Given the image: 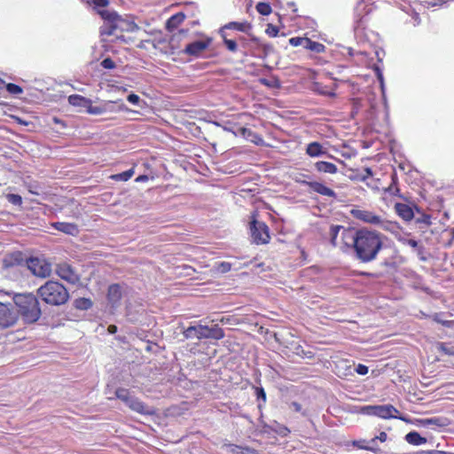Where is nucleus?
<instances>
[{
    "instance_id": "f257e3e1",
    "label": "nucleus",
    "mask_w": 454,
    "mask_h": 454,
    "mask_svg": "<svg viewBox=\"0 0 454 454\" xmlns=\"http://www.w3.org/2000/svg\"><path fill=\"white\" fill-rule=\"evenodd\" d=\"M386 239L387 237L381 232L366 227L343 230V244L352 248L355 258L364 263L377 259Z\"/></svg>"
},
{
    "instance_id": "f03ea898",
    "label": "nucleus",
    "mask_w": 454,
    "mask_h": 454,
    "mask_svg": "<svg viewBox=\"0 0 454 454\" xmlns=\"http://www.w3.org/2000/svg\"><path fill=\"white\" fill-rule=\"evenodd\" d=\"M7 295L12 296L19 313L26 324H33L38 321L42 315L40 303L37 297L32 293L8 292Z\"/></svg>"
},
{
    "instance_id": "7ed1b4c3",
    "label": "nucleus",
    "mask_w": 454,
    "mask_h": 454,
    "mask_svg": "<svg viewBox=\"0 0 454 454\" xmlns=\"http://www.w3.org/2000/svg\"><path fill=\"white\" fill-rule=\"evenodd\" d=\"M37 295L47 304L59 306L69 299L67 288L58 281L49 280L37 289Z\"/></svg>"
},
{
    "instance_id": "20e7f679",
    "label": "nucleus",
    "mask_w": 454,
    "mask_h": 454,
    "mask_svg": "<svg viewBox=\"0 0 454 454\" xmlns=\"http://www.w3.org/2000/svg\"><path fill=\"white\" fill-rule=\"evenodd\" d=\"M185 339H213L221 340L224 337V333L217 325L211 327L200 324L191 325L183 331Z\"/></svg>"
},
{
    "instance_id": "39448f33",
    "label": "nucleus",
    "mask_w": 454,
    "mask_h": 454,
    "mask_svg": "<svg viewBox=\"0 0 454 454\" xmlns=\"http://www.w3.org/2000/svg\"><path fill=\"white\" fill-rule=\"evenodd\" d=\"M361 411L366 415H373L381 419H399L405 420L403 417H398V410L391 404L385 405H366L361 408Z\"/></svg>"
},
{
    "instance_id": "423d86ee",
    "label": "nucleus",
    "mask_w": 454,
    "mask_h": 454,
    "mask_svg": "<svg viewBox=\"0 0 454 454\" xmlns=\"http://www.w3.org/2000/svg\"><path fill=\"white\" fill-rule=\"evenodd\" d=\"M100 15L105 20L115 21V27L120 31L135 32L138 30V26L131 20L121 18L117 12L113 11H102Z\"/></svg>"
},
{
    "instance_id": "0eeeda50",
    "label": "nucleus",
    "mask_w": 454,
    "mask_h": 454,
    "mask_svg": "<svg viewBox=\"0 0 454 454\" xmlns=\"http://www.w3.org/2000/svg\"><path fill=\"white\" fill-rule=\"evenodd\" d=\"M250 233L253 242L257 245L267 244L270 241L269 228L263 222L253 219L250 223Z\"/></svg>"
},
{
    "instance_id": "6e6552de",
    "label": "nucleus",
    "mask_w": 454,
    "mask_h": 454,
    "mask_svg": "<svg viewBox=\"0 0 454 454\" xmlns=\"http://www.w3.org/2000/svg\"><path fill=\"white\" fill-rule=\"evenodd\" d=\"M19 313L10 302L0 301V327L9 328L16 325Z\"/></svg>"
},
{
    "instance_id": "1a4fd4ad",
    "label": "nucleus",
    "mask_w": 454,
    "mask_h": 454,
    "mask_svg": "<svg viewBox=\"0 0 454 454\" xmlns=\"http://www.w3.org/2000/svg\"><path fill=\"white\" fill-rule=\"evenodd\" d=\"M28 270L40 278L49 277L51 273V265L43 258L30 257L27 260Z\"/></svg>"
},
{
    "instance_id": "9d476101",
    "label": "nucleus",
    "mask_w": 454,
    "mask_h": 454,
    "mask_svg": "<svg viewBox=\"0 0 454 454\" xmlns=\"http://www.w3.org/2000/svg\"><path fill=\"white\" fill-rule=\"evenodd\" d=\"M352 215L355 218L361 220L367 223L372 224H380L383 228L385 227V223L381 220L380 216L374 215L373 213L367 210H360V209H353Z\"/></svg>"
},
{
    "instance_id": "9b49d317",
    "label": "nucleus",
    "mask_w": 454,
    "mask_h": 454,
    "mask_svg": "<svg viewBox=\"0 0 454 454\" xmlns=\"http://www.w3.org/2000/svg\"><path fill=\"white\" fill-rule=\"evenodd\" d=\"M126 405L132 410L133 411H136L139 414L143 415H153L155 413V410L153 407H150L144 403L142 401H140L136 396L132 395L131 398L129 400V402L126 403Z\"/></svg>"
},
{
    "instance_id": "f8f14e48",
    "label": "nucleus",
    "mask_w": 454,
    "mask_h": 454,
    "mask_svg": "<svg viewBox=\"0 0 454 454\" xmlns=\"http://www.w3.org/2000/svg\"><path fill=\"white\" fill-rule=\"evenodd\" d=\"M122 297V286L119 284H113L108 287L107 301L112 309H117L121 304Z\"/></svg>"
},
{
    "instance_id": "ddd939ff",
    "label": "nucleus",
    "mask_w": 454,
    "mask_h": 454,
    "mask_svg": "<svg viewBox=\"0 0 454 454\" xmlns=\"http://www.w3.org/2000/svg\"><path fill=\"white\" fill-rule=\"evenodd\" d=\"M58 275L69 283L74 284L79 280L78 275L72 267L67 263L59 264L57 268Z\"/></svg>"
},
{
    "instance_id": "4468645a",
    "label": "nucleus",
    "mask_w": 454,
    "mask_h": 454,
    "mask_svg": "<svg viewBox=\"0 0 454 454\" xmlns=\"http://www.w3.org/2000/svg\"><path fill=\"white\" fill-rule=\"evenodd\" d=\"M420 427H444L450 425V420L444 417H433L418 420Z\"/></svg>"
},
{
    "instance_id": "2eb2a0df",
    "label": "nucleus",
    "mask_w": 454,
    "mask_h": 454,
    "mask_svg": "<svg viewBox=\"0 0 454 454\" xmlns=\"http://www.w3.org/2000/svg\"><path fill=\"white\" fill-rule=\"evenodd\" d=\"M303 184L311 188L314 192L331 198H335L336 193L333 190L326 187L325 184L318 182H307L304 181Z\"/></svg>"
},
{
    "instance_id": "dca6fc26",
    "label": "nucleus",
    "mask_w": 454,
    "mask_h": 454,
    "mask_svg": "<svg viewBox=\"0 0 454 454\" xmlns=\"http://www.w3.org/2000/svg\"><path fill=\"white\" fill-rule=\"evenodd\" d=\"M208 42L195 41L186 45L184 52L189 55L198 56L208 47Z\"/></svg>"
},
{
    "instance_id": "f3484780",
    "label": "nucleus",
    "mask_w": 454,
    "mask_h": 454,
    "mask_svg": "<svg viewBox=\"0 0 454 454\" xmlns=\"http://www.w3.org/2000/svg\"><path fill=\"white\" fill-rule=\"evenodd\" d=\"M395 209L396 214L404 221H411L414 216L412 207L407 204L395 203Z\"/></svg>"
},
{
    "instance_id": "a211bd4d",
    "label": "nucleus",
    "mask_w": 454,
    "mask_h": 454,
    "mask_svg": "<svg viewBox=\"0 0 454 454\" xmlns=\"http://www.w3.org/2000/svg\"><path fill=\"white\" fill-rule=\"evenodd\" d=\"M52 226L55 230L72 236H75L79 232L78 227L74 223L57 222L52 223Z\"/></svg>"
},
{
    "instance_id": "6ab92c4d",
    "label": "nucleus",
    "mask_w": 454,
    "mask_h": 454,
    "mask_svg": "<svg viewBox=\"0 0 454 454\" xmlns=\"http://www.w3.org/2000/svg\"><path fill=\"white\" fill-rule=\"evenodd\" d=\"M387 434L385 432H381L379 436H376L372 438L369 442L368 445L363 446L360 445L359 442H355L354 445L357 446L360 449H364L372 451H376L378 450L377 448V440H380L381 442H384L387 440Z\"/></svg>"
},
{
    "instance_id": "aec40b11",
    "label": "nucleus",
    "mask_w": 454,
    "mask_h": 454,
    "mask_svg": "<svg viewBox=\"0 0 454 454\" xmlns=\"http://www.w3.org/2000/svg\"><path fill=\"white\" fill-rule=\"evenodd\" d=\"M306 153L310 157H319L326 154V151L322 145L317 142H311L307 145Z\"/></svg>"
},
{
    "instance_id": "412c9836",
    "label": "nucleus",
    "mask_w": 454,
    "mask_h": 454,
    "mask_svg": "<svg viewBox=\"0 0 454 454\" xmlns=\"http://www.w3.org/2000/svg\"><path fill=\"white\" fill-rule=\"evenodd\" d=\"M185 19V15L183 12H178L172 15L166 22V28L168 31L176 29Z\"/></svg>"
},
{
    "instance_id": "4be33fe9",
    "label": "nucleus",
    "mask_w": 454,
    "mask_h": 454,
    "mask_svg": "<svg viewBox=\"0 0 454 454\" xmlns=\"http://www.w3.org/2000/svg\"><path fill=\"white\" fill-rule=\"evenodd\" d=\"M68 102L74 106L82 107L85 110L90 106V99L81 95L74 94L68 97Z\"/></svg>"
},
{
    "instance_id": "5701e85b",
    "label": "nucleus",
    "mask_w": 454,
    "mask_h": 454,
    "mask_svg": "<svg viewBox=\"0 0 454 454\" xmlns=\"http://www.w3.org/2000/svg\"><path fill=\"white\" fill-rule=\"evenodd\" d=\"M405 441L411 444V445H415V446H419V445H422V444H425L427 441V438L425 437H422L418 432L416 431H411L410 433H408L405 437H404Z\"/></svg>"
},
{
    "instance_id": "b1692460",
    "label": "nucleus",
    "mask_w": 454,
    "mask_h": 454,
    "mask_svg": "<svg viewBox=\"0 0 454 454\" xmlns=\"http://www.w3.org/2000/svg\"><path fill=\"white\" fill-rule=\"evenodd\" d=\"M343 230H351V229L345 228L344 226H341V225H332L330 227V232H329L330 242L333 247L337 246L336 239H337L339 233H340L341 239L343 240Z\"/></svg>"
},
{
    "instance_id": "393cba45",
    "label": "nucleus",
    "mask_w": 454,
    "mask_h": 454,
    "mask_svg": "<svg viewBox=\"0 0 454 454\" xmlns=\"http://www.w3.org/2000/svg\"><path fill=\"white\" fill-rule=\"evenodd\" d=\"M315 168L318 172L335 174L337 172V167L331 162L327 161H317L315 163Z\"/></svg>"
},
{
    "instance_id": "a878e982",
    "label": "nucleus",
    "mask_w": 454,
    "mask_h": 454,
    "mask_svg": "<svg viewBox=\"0 0 454 454\" xmlns=\"http://www.w3.org/2000/svg\"><path fill=\"white\" fill-rule=\"evenodd\" d=\"M106 21V23L100 28L101 35H116V37L119 38V35L116 34L117 27H115V21Z\"/></svg>"
},
{
    "instance_id": "bb28decb",
    "label": "nucleus",
    "mask_w": 454,
    "mask_h": 454,
    "mask_svg": "<svg viewBox=\"0 0 454 454\" xmlns=\"http://www.w3.org/2000/svg\"><path fill=\"white\" fill-rule=\"evenodd\" d=\"M304 49L309 50L316 53H321L325 51V46L320 43L314 42L307 37Z\"/></svg>"
},
{
    "instance_id": "cd10ccee",
    "label": "nucleus",
    "mask_w": 454,
    "mask_h": 454,
    "mask_svg": "<svg viewBox=\"0 0 454 454\" xmlns=\"http://www.w3.org/2000/svg\"><path fill=\"white\" fill-rule=\"evenodd\" d=\"M107 106L108 104H106L102 106H93L92 101L90 100V106L87 107L85 112L90 114L99 115L107 111Z\"/></svg>"
},
{
    "instance_id": "c85d7f7f",
    "label": "nucleus",
    "mask_w": 454,
    "mask_h": 454,
    "mask_svg": "<svg viewBox=\"0 0 454 454\" xmlns=\"http://www.w3.org/2000/svg\"><path fill=\"white\" fill-rule=\"evenodd\" d=\"M224 28L236 29L238 31L247 32L248 29L251 28V25L247 22H230L229 24L225 25Z\"/></svg>"
},
{
    "instance_id": "c756f323",
    "label": "nucleus",
    "mask_w": 454,
    "mask_h": 454,
    "mask_svg": "<svg viewBox=\"0 0 454 454\" xmlns=\"http://www.w3.org/2000/svg\"><path fill=\"white\" fill-rule=\"evenodd\" d=\"M115 396L126 404L131 398L132 395H130L128 389L120 387L115 390Z\"/></svg>"
},
{
    "instance_id": "7c9ffc66",
    "label": "nucleus",
    "mask_w": 454,
    "mask_h": 454,
    "mask_svg": "<svg viewBox=\"0 0 454 454\" xmlns=\"http://www.w3.org/2000/svg\"><path fill=\"white\" fill-rule=\"evenodd\" d=\"M133 175H134V170H133V168H130L124 172L113 175L111 176V178L115 181H128L129 179H130L132 177Z\"/></svg>"
},
{
    "instance_id": "2f4dec72",
    "label": "nucleus",
    "mask_w": 454,
    "mask_h": 454,
    "mask_svg": "<svg viewBox=\"0 0 454 454\" xmlns=\"http://www.w3.org/2000/svg\"><path fill=\"white\" fill-rule=\"evenodd\" d=\"M75 307L79 309H89L92 307V301L87 298H80L74 301Z\"/></svg>"
},
{
    "instance_id": "473e14b6",
    "label": "nucleus",
    "mask_w": 454,
    "mask_h": 454,
    "mask_svg": "<svg viewBox=\"0 0 454 454\" xmlns=\"http://www.w3.org/2000/svg\"><path fill=\"white\" fill-rule=\"evenodd\" d=\"M255 8L260 14L264 16L269 15L272 12L270 5L264 2L258 3Z\"/></svg>"
},
{
    "instance_id": "72a5a7b5",
    "label": "nucleus",
    "mask_w": 454,
    "mask_h": 454,
    "mask_svg": "<svg viewBox=\"0 0 454 454\" xmlns=\"http://www.w3.org/2000/svg\"><path fill=\"white\" fill-rule=\"evenodd\" d=\"M4 86L6 88V90L10 94L20 95V94H21L23 92L22 88L20 86L17 85V84H14V83H5Z\"/></svg>"
},
{
    "instance_id": "f704fd0d",
    "label": "nucleus",
    "mask_w": 454,
    "mask_h": 454,
    "mask_svg": "<svg viewBox=\"0 0 454 454\" xmlns=\"http://www.w3.org/2000/svg\"><path fill=\"white\" fill-rule=\"evenodd\" d=\"M255 394L258 400H262V403L258 404V409L262 410V405L266 403V393L262 387H255Z\"/></svg>"
},
{
    "instance_id": "c9c22d12",
    "label": "nucleus",
    "mask_w": 454,
    "mask_h": 454,
    "mask_svg": "<svg viewBox=\"0 0 454 454\" xmlns=\"http://www.w3.org/2000/svg\"><path fill=\"white\" fill-rule=\"evenodd\" d=\"M306 39H307V37H299V36L292 37L289 39V43L294 47L301 46L304 48Z\"/></svg>"
},
{
    "instance_id": "e433bc0d",
    "label": "nucleus",
    "mask_w": 454,
    "mask_h": 454,
    "mask_svg": "<svg viewBox=\"0 0 454 454\" xmlns=\"http://www.w3.org/2000/svg\"><path fill=\"white\" fill-rule=\"evenodd\" d=\"M222 36L223 37V43L227 49L230 51L235 52L238 49L236 42L231 39H227L223 34L222 35Z\"/></svg>"
},
{
    "instance_id": "4c0bfd02",
    "label": "nucleus",
    "mask_w": 454,
    "mask_h": 454,
    "mask_svg": "<svg viewBox=\"0 0 454 454\" xmlns=\"http://www.w3.org/2000/svg\"><path fill=\"white\" fill-rule=\"evenodd\" d=\"M7 200L15 206H20L22 203V198L20 195L14 193L8 194Z\"/></svg>"
},
{
    "instance_id": "58836bf2",
    "label": "nucleus",
    "mask_w": 454,
    "mask_h": 454,
    "mask_svg": "<svg viewBox=\"0 0 454 454\" xmlns=\"http://www.w3.org/2000/svg\"><path fill=\"white\" fill-rule=\"evenodd\" d=\"M402 242L404 245H408V246L411 247L412 248H418L419 254L421 253V247H419V243L417 240L412 239H402Z\"/></svg>"
},
{
    "instance_id": "ea45409f",
    "label": "nucleus",
    "mask_w": 454,
    "mask_h": 454,
    "mask_svg": "<svg viewBox=\"0 0 454 454\" xmlns=\"http://www.w3.org/2000/svg\"><path fill=\"white\" fill-rule=\"evenodd\" d=\"M101 66L106 69H114L115 67V63L110 58H106L101 61Z\"/></svg>"
},
{
    "instance_id": "a19ab883",
    "label": "nucleus",
    "mask_w": 454,
    "mask_h": 454,
    "mask_svg": "<svg viewBox=\"0 0 454 454\" xmlns=\"http://www.w3.org/2000/svg\"><path fill=\"white\" fill-rule=\"evenodd\" d=\"M266 33L270 36L275 37L278 34V27H276L272 24H268L267 28H266Z\"/></svg>"
},
{
    "instance_id": "79ce46f5",
    "label": "nucleus",
    "mask_w": 454,
    "mask_h": 454,
    "mask_svg": "<svg viewBox=\"0 0 454 454\" xmlns=\"http://www.w3.org/2000/svg\"><path fill=\"white\" fill-rule=\"evenodd\" d=\"M231 263L226 262H221V263L218 265V267H217L218 270H219L221 273H226V272L230 271V270H231Z\"/></svg>"
},
{
    "instance_id": "37998d69",
    "label": "nucleus",
    "mask_w": 454,
    "mask_h": 454,
    "mask_svg": "<svg viewBox=\"0 0 454 454\" xmlns=\"http://www.w3.org/2000/svg\"><path fill=\"white\" fill-rule=\"evenodd\" d=\"M127 100L133 105H138L140 102V98L137 94L131 93L127 97Z\"/></svg>"
},
{
    "instance_id": "c03bdc74",
    "label": "nucleus",
    "mask_w": 454,
    "mask_h": 454,
    "mask_svg": "<svg viewBox=\"0 0 454 454\" xmlns=\"http://www.w3.org/2000/svg\"><path fill=\"white\" fill-rule=\"evenodd\" d=\"M439 349L446 355H450V356L454 355L453 348H448L444 343H440Z\"/></svg>"
},
{
    "instance_id": "a18cd8bd",
    "label": "nucleus",
    "mask_w": 454,
    "mask_h": 454,
    "mask_svg": "<svg viewBox=\"0 0 454 454\" xmlns=\"http://www.w3.org/2000/svg\"><path fill=\"white\" fill-rule=\"evenodd\" d=\"M356 372L360 375H365L368 373V367L364 364H359L356 368Z\"/></svg>"
},
{
    "instance_id": "49530a36",
    "label": "nucleus",
    "mask_w": 454,
    "mask_h": 454,
    "mask_svg": "<svg viewBox=\"0 0 454 454\" xmlns=\"http://www.w3.org/2000/svg\"><path fill=\"white\" fill-rule=\"evenodd\" d=\"M126 316L129 317V321L136 322L138 320V317L131 312L129 305L126 307Z\"/></svg>"
},
{
    "instance_id": "de8ad7c7",
    "label": "nucleus",
    "mask_w": 454,
    "mask_h": 454,
    "mask_svg": "<svg viewBox=\"0 0 454 454\" xmlns=\"http://www.w3.org/2000/svg\"><path fill=\"white\" fill-rule=\"evenodd\" d=\"M92 4L97 7H106L108 5V0H91Z\"/></svg>"
},
{
    "instance_id": "09e8293b",
    "label": "nucleus",
    "mask_w": 454,
    "mask_h": 454,
    "mask_svg": "<svg viewBox=\"0 0 454 454\" xmlns=\"http://www.w3.org/2000/svg\"><path fill=\"white\" fill-rule=\"evenodd\" d=\"M291 408L294 409L296 412H300L301 411V405L296 402H293L291 403Z\"/></svg>"
},
{
    "instance_id": "8fccbe9b",
    "label": "nucleus",
    "mask_w": 454,
    "mask_h": 454,
    "mask_svg": "<svg viewBox=\"0 0 454 454\" xmlns=\"http://www.w3.org/2000/svg\"><path fill=\"white\" fill-rule=\"evenodd\" d=\"M418 222H421L426 225H429L431 223L430 217L428 215H424L422 219H418Z\"/></svg>"
},
{
    "instance_id": "3c124183",
    "label": "nucleus",
    "mask_w": 454,
    "mask_h": 454,
    "mask_svg": "<svg viewBox=\"0 0 454 454\" xmlns=\"http://www.w3.org/2000/svg\"><path fill=\"white\" fill-rule=\"evenodd\" d=\"M421 454H447V453L445 451L433 450H428V451H423V452H421Z\"/></svg>"
},
{
    "instance_id": "603ef678",
    "label": "nucleus",
    "mask_w": 454,
    "mask_h": 454,
    "mask_svg": "<svg viewBox=\"0 0 454 454\" xmlns=\"http://www.w3.org/2000/svg\"><path fill=\"white\" fill-rule=\"evenodd\" d=\"M240 134L243 136H246L247 134L250 135L252 133L251 129L247 128H240L239 129Z\"/></svg>"
},
{
    "instance_id": "864d4df0",
    "label": "nucleus",
    "mask_w": 454,
    "mask_h": 454,
    "mask_svg": "<svg viewBox=\"0 0 454 454\" xmlns=\"http://www.w3.org/2000/svg\"><path fill=\"white\" fill-rule=\"evenodd\" d=\"M148 180V176L145 175H141L136 178V182H145Z\"/></svg>"
},
{
    "instance_id": "5fc2aeb1",
    "label": "nucleus",
    "mask_w": 454,
    "mask_h": 454,
    "mask_svg": "<svg viewBox=\"0 0 454 454\" xmlns=\"http://www.w3.org/2000/svg\"><path fill=\"white\" fill-rule=\"evenodd\" d=\"M364 172H365V174H366V175L364 176V178H366V177H369V176H372V169H371V168H366L364 169Z\"/></svg>"
},
{
    "instance_id": "6e6d98bb",
    "label": "nucleus",
    "mask_w": 454,
    "mask_h": 454,
    "mask_svg": "<svg viewBox=\"0 0 454 454\" xmlns=\"http://www.w3.org/2000/svg\"><path fill=\"white\" fill-rule=\"evenodd\" d=\"M108 331H109L110 333H114L117 331V326L114 325H111L108 326Z\"/></svg>"
},
{
    "instance_id": "4d7b16f0",
    "label": "nucleus",
    "mask_w": 454,
    "mask_h": 454,
    "mask_svg": "<svg viewBox=\"0 0 454 454\" xmlns=\"http://www.w3.org/2000/svg\"><path fill=\"white\" fill-rule=\"evenodd\" d=\"M413 19L415 20V25H419V22H420V20H419V14L418 13H415L414 16H413Z\"/></svg>"
},
{
    "instance_id": "13d9d810",
    "label": "nucleus",
    "mask_w": 454,
    "mask_h": 454,
    "mask_svg": "<svg viewBox=\"0 0 454 454\" xmlns=\"http://www.w3.org/2000/svg\"><path fill=\"white\" fill-rule=\"evenodd\" d=\"M360 275H362V276H368V277H376L377 276L376 274L370 273V272H361Z\"/></svg>"
},
{
    "instance_id": "bf43d9fd",
    "label": "nucleus",
    "mask_w": 454,
    "mask_h": 454,
    "mask_svg": "<svg viewBox=\"0 0 454 454\" xmlns=\"http://www.w3.org/2000/svg\"><path fill=\"white\" fill-rule=\"evenodd\" d=\"M451 324H452L451 321H443L442 322V325L445 326H448V327H450L451 325Z\"/></svg>"
},
{
    "instance_id": "052dcab7",
    "label": "nucleus",
    "mask_w": 454,
    "mask_h": 454,
    "mask_svg": "<svg viewBox=\"0 0 454 454\" xmlns=\"http://www.w3.org/2000/svg\"><path fill=\"white\" fill-rule=\"evenodd\" d=\"M5 82L3 79L0 78V89L4 86Z\"/></svg>"
},
{
    "instance_id": "680f3d73",
    "label": "nucleus",
    "mask_w": 454,
    "mask_h": 454,
    "mask_svg": "<svg viewBox=\"0 0 454 454\" xmlns=\"http://www.w3.org/2000/svg\"><path fill=\"white\" fill-rule=\"evenodd\" d=\"M225 321L227 322V321H229V319H228V318H227V319H225L224 317H223V318L221 319V322H223H223H225Z\"/></svg>"
},
{
    "instance_id": "e2e57ef3",
    "label": "nucleus",
    "mask_w": 454,
    "mask_h": 454,
    "mask_svg": "<svg viewBox=\"0 0 454 454\" xmlns=\"http://www.w3.org/2000/svg\"><path fill=\"white\" fill-rule=\"evenodd\" d=\"M379 79L382 82V74H379Z\"/></svg>"
}]
</instances>
